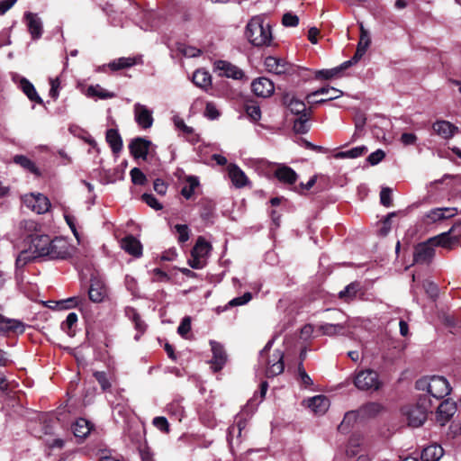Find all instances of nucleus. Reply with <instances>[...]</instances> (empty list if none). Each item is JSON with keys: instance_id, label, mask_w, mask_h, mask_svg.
<instances>
[{"instance_id": "obj_20", "label": "nucleus", "mask_w": 461, "mask_h": 461, "mask_svg": "<svg viewBox=\"0 0 461 461\" xmlns=\"http://www.w3.org/2000/svg\"><path fill=\"white\" fill-rule=\"evenodd\" d=\"M456 404L449 400H445L440 402L437 408L436 419L440 425H445L456 413Z\"/></svg>"}, {"instance_id": "obj_26", "label": "nucleus", "mask_w": 461, "mask_h": 461, "mask_svg": "<svg viewBox=\"0 0 461 461\" xmlns=\"http://www.w3.org/2000/svg\"><path fill=\"white\" fill-rule=\"evenodd\" d=\"M36 258H38L30 249L22 250L15 260V277L18 279L22 276L24 267Z\"/></svg>"}, {"instance_id": "obj_23", "label": "nucleus", "mask_w": 461, "mask_h": 461, "mask_svg": "<svg viewBox=\"0 0 461 461\" xmlns=\"http://www.w3.org/2000/svg\"><path fill=\"white\" fill-rule=\"evenodd\" d=\"M432 129L436 134L445 140L452 138L458 131L456 126L444 120L435 122Z\"/></svg>"}, {"instance_id": "obj_29", "label": "nucleus", "mask_w": 461, "mask_h": 461, "mask_svg": "<svg viewBox=\"0 0 461 461\" xmlns=\"http://www.w3.org/2000/svg\"><path fill=\"white\" fill-rule=\"evenodd\" d=\"M443 455V447L435 443L423 448L420 458L422 461H438Z\"/></svg>"}, {"instance_id": "obj_25", "label": "nucleus", "mask_w": 461, "mask_h": 461, "mask_svg": "<svg viewBox=\"0 0 461 461\" xmlns=\"http://www.w3.org/2000/svg\"><path fill=\"white\" fill-rule=\"evenodd\" d=\"M28 31L33 40H38L42 35V23L35 14L27 13L25 14Z\"/></svg>"}, {"instance_id": "obj_11", "label": "nucleus", "mask_w": 461, "mask_h": 461, "mask_svg": "<svg viewBox=\"0 0 461 461\" xmlns=\"http://www.w3.org/2000/svg\"><path fill=\"white\" fill-rule=\"evenodd\" d=\"M264 66L267 72L276 75L292 74L294 71L293 64L284 59L268 56L264 60Z\"/></svg>"}, {"instance_id": "obj_42", "label": "nucleus", "mask_w": 461, "mask_h": 461, "mask_svg": "<svg viewBox=\"0 0 461 461\" xmlns=\"http://www.w3.org/2000/svg\"><path fill=\"white\" fill-rule=\"evenodd\" d=\"M14 161L20 165L22 167L29 170L30 172L40 176V172L33 161L23 155H17L14 158Z\"/></svg>"}, {"instance_id": "obj_47", "label": "nucleus", "mask_w": 461, "mask_h": 461, "mask_svg": "<svg viewBox=\"0 0 461 461\" xmlns=\"http://www.w3.org/2000/svg\"><path fill=\"white\" fill-rule=\"evenodd\" d=\"M245 111L248 116L255 122L261 118L260 108L255 102H248L245 104Z\"/></svg>"}, {"instance_id": "obj_32", "label": "nucleus", "mask_w": 461, "mask_h": 461, "mask_svg": "<svg viewBox=\"0 0 461 461\" xmlns=\"http://www.w3.org/2000/svg\"><path fill=\"white\" fill-rule=\"evenodd\" d=\"M361 288L360 283L357 281L348 285L344 290L339 293V298L345 303H349L357 297V294Z\"/></svg>"}, {"instance_id": "obj_28", "label": "nucleus", "mask_w": 461, "mask_h": 461, "mask_svg": "<svg viewBox=\"0 0 461 461\" xmlns=\"http://www.w3.org/2000/svg\"><path fill=\"white\" fill-rule=\"evenodd\" d=\"M142 62L141 57H122L111 61L108 67L113 71L131 68Z\"/></svg>"}, {"instance_id": "obj_64", "label": "nucleus", "mask_w": 461, "mask_h": 461, "mask_svg": "<svg viewBox=\"0 0 461 461\" xmlns=\"http://www.w3.org/2000/svg\"><path fill=\"white\" fill-rule=\"evenodd\" d=\"M384 157H385L384 151H383L382 149H377L375 152H372L367 157V161L369 164L374 166V165H376L379 162H381L384 158Z\"/></svg>"}, {"instance_id": "obj_41", "label": "nucleus", "mask_w": 461, "mask_h": 461, "mask_svg": "<svg viewBox=\"0 0 461 461\" xmlns=\"http://www.w3.org/2000/svg\"><path fill=\"white\" fill-rule=\"evenodd\" d=\"M126 314L131 320V321L134 323L135 329L138 331H140L141 334L144 333V331L146 330L147 325L142 321L139 312L133 308H129L126 310Z\"/></svg>"}, {"instance_id": "obj_57", "label": "nucleus", "mask_w": 461, "mask_h": 461, "mask_svg": "<svg viewBox=\"0 0 461 461\" xmlns=\"http://www.w3.org/2000/svg\"><path fill=\"white\" fill-rule=\"evenodd\" d=\"M282 23L286 27H295L299 23V18L296 14L286 13L283 15Z\"/></svg>"}, {"instance_id": "obj_16", "label": "nucleus", "mask_w": 461, "mask_h": 461, "mask_svg": "<svg viewBox=\"0 0 461 461\" xmlns=\"http://www.w3.org/2000/svg\"><path fill=\"white\" fill-rule=\"evenodd\" d=\"M275 177L283 185L292 186L298 180L297 173L290 167L280 164L274 171Z\"/></svg>"}, {"instance_id": "obj_15", "label": "nucleus", "mask_w": 461, "mask_h": 461, "mask_svg": "<svg viewBox=\"0 0 461 461\" xmlns=\"http://www.w3.org/2000/svg\"><path fill=\"white\" fill-rule=\"evenodd\" d=\"M215 70L219 71V75L232 79H242L244 72L237 66L226 60H217L214 62Z\"/></svg>"}, {"instance_id": "obj_27", "label": "nucleus", "mask_w": 461, "mask_h": 461, "mask_svg": "<svg viewBox=\"0 0 461 461\" xmlns=\"http://www.w3.org/2000/svg\"><path fill=\"white\" fill-rule=\"evenodd\" d=\"M282 103L294 114H302L306 110L305 104L289 93L283 95Z\"/></svg>"}, {"instance_id": "obj_50", "label": "nucleus", "mask_w": 461, "mask_h": 461, "mask_svg": "<svg viewBox=\"0 0 461 461\" xmlns=\"http://www.w3.org/2000/svg\"><path fill=\"white\" fill-rule=\"evenodd\" d=\"M316 181L317 176H313L306 184L301 183L298 185H294L293 190L299 194H305L316 184Z\"/></svg>"}, {"instance_id": "obj_45", "label": "nucleus", "mask_w": 461, "mask_h": 461, "mask_svg": "<svg viewBox=\"0 0 461 461\" xmlns=\"http://www.w3.org/2000/svg\"><path fill=\"white\" fill-rule=\"evenodd\" d=\"M77 322V314L75 312H70L67 316V319L61 323L60 328L61 330L66 332L69 336L74 335L73 327Z\"/></svg>"}, {"instance_id": "obj_49", "label": "nucleus", "mask_w": 461, "mask_h": 461, "mask_svg": "<svg viewBox=\"0 0 461 461\" xmlns=\"http://www.w3.org/2000/svg\"><path fill=\"white\" fill-rule=\"evenodd\" d=\"M298 376L301 384L303 385L305 388L312 385V380L306 373L302 361L298 364Z\"/></svg>"}, {"instance_id": "obj_8", "label": "nucleus", "mask_w": 461, "mask_h": 461, "mask_svg": "<svg viewBox=\"0 0 461 461\" xmlns=\"http://www.w3.org/2000/svg\"><path fill=\"white\" fill-rule=\"evenodd\" d=\"M354 384L356 387L362 391L374 390L376 391L381 386L379 375L377 372L372 369H366L359 371L355 378Z\"/></svg>"}, {"instance_id": "obj_21", "label": "nucleus", "mask_w": 461, "mask_h": 461, "mask_svg": "<svg viewBox=\"0 0 461 461\" xmlns=\"http://www.w3.org/2000/svg\"><path fill=\"white\" fill-rule=\"evenodd\" d=\"M359 29H360L359 41L357 44V51H356L354 57L352 58V59L350 60V61H352V64L357 63L365 55L366 50L368 49V47L371 43V39H370L369 33L364 28L362 23L359 24Z\"/></svg>"}, {"instance_id": "obj_7", "label": "nucleus", "mask_w": 461, "mask_h": 461, "mask_svg": "<svg viewBox=\"0 0 461 461\" xmlns=\"http://www.w3.org/2000/svg\"><path fill=\"white\" fill-rule=\"evenodd\" d=\"M23 205L37 214L48 212L51 207L50 199L41 193H30L22 196Z\"/></svg>"}, {"instance_id": "obj_54", "label": "nucleus", "mask_w": 461, "mask_h": 461, "mask_svg": "<svg viewBox=\"0 0 461 461\" xmlns=\"http://www.w3.org/2000/svg\"><path fill=\"white\" fill-rule=\"evenodd\" d=\"M191 330V318L189 316H185L182 319L180 325L177 328V333L183 337L185 338L186 335Z\"/></svg>"}, {"instance_id": "obj_10", "label": "nucleus", "mask_w": 461, "mask_h": 461, "mask_svg": "<svg viewBox=\"0 0 461 461\" xmlns=\"http://www.w3.org/2000/svg\"><path fill=\"white\" fill-rule=\"evenodd\" d=\"M120 243V247L128 255L140 258L143 255V246L140 240L131 233H125L124 236H116Z\"/></svg>"}, {"instance_id": "obj_39", "label": "nucleus", "mask_w": 461, "mask_h": 461, "mask_svg": "<svg viewBox=\"0 0 461 461\" xmlns=\"http://www.w3.org/2000/svg\"><path fill=\"white\" fill-rule=\"evenodd\" d=\"M329 406V399L324 395H316L312 398L310 407L316 413H324Z\"/></svg>"}, {"instance_id": "obj_37", "label": "nucleus", "mask_w": 461, "mask_h": 461, "mask_svg": "<svg viewBox=\"0 0 461 461\" xmlns=\"http://www.w3.org/2000/svg\"><path fill=\"white\" fill-rule=\"evenodd\" d=\"M86 95L91 98L109 99L113 97V94L103 88L99 85L89 86L86 90Z\"/></svg>"}, {"instance_id": "obj_34", "label": "nucleus", "mask_w": 461, "mask_h": 461, "mask_svg": "<svg viewBox=\"0 0 461 461\" xmlns=\"http://www.w3.org/2000/svg\"><path fill=\"white\" fill-rule=\"evenodd\" d=\"M106 141L113 153H119L122 149V140L117 130L109 129L105 135Z\"/></svg>"}, {"instance_id": "obj_62", "label": "nucleus", "mask_w": 461, "mask_h": 461, "mask_svg": "<svg viewBox=\"0 0 461 461\" xmlns=\"http://www.w3.org/2000/svg\"><path fill=\"white\" fill-rule=\"evenodd\" d=\"M152 273L154 276V282L168 283L171 280V277L165 271L158 267L154 268Z\"/></svg>"}, {"instance_id": "obj_51", "label": "nucleus", "mask_w": 461, "mask_h": 461, "mask_svg": "<svg viewBox=\"0 0 461 461\" xmlns=\"http://www.w3.org/2000/svg\"><path fill=\"white\" fill-rule=\"evenodd\" d=\"M131 181L134 185H143L147 182V177L143 174V172L138 168L134 167L130 172Z\"/></svg>"}, {"instance_id": "obj_13", "label": "nucleus", "mask_w": 461, "mask_h": 461, "mask_svg": "<svg viewBox=\"0 0 461 461\" xmlns=\"http://www.w3.org/2000/svg\"><path fill=\"white\" fill-rule=\"evenodd\" d=\"M457 214L456 207H443L435 208L428 212L424 217L423 221L427 224L435 223L447 219H450Z\"/></svg>"}, {"instance_id": "obj_9", "label": "nucleus", "mask_w": 461, "mask_h": 461, "mask_svg": "<svg viewBox=\"0 0 461 461\" xmlns=\"http://www.w3.org/2000/svg\"><path fill=\"white\" fill-rule=\"evenodd\" d=\"M51 238L48 234L30 235V249L36 255L37 258H49V250L51 244Z\"/></svg>"}, {"instance_id": "obj_52", "label": "nucleus", "mask_w": 461, "mask_h": 461, "mask_svg": "<svg viewBox=\"0 0 461 461\" xmlns=\"http://www.w3.org/2000/svg\"><path fill=\"white\" fill-rule=\"evenodd\" d=\"M246 422L240 420L236 425H233L229 428L228 431V440L230 444H232L233 441V436L235 433H237V438H240L242 429L245 428Z\"/></svg>"}, {"instance_id": "obj_63", "label": "nucleus", "mask_w": 461, "mask_h": 461, "mask_svg": "<svg viewBox=\"0 0 461 461\" xmlns=\"http://www.w3.org/2000/svg\"><path fill=\"white\" fill-rule=\"evenodd\" d=\"M204 115L211 119H217L220 115V113L213 103H207L204 110Z\"/></svg>"}, {"instance_id": "obj_59", "label": "nucleus", "mask_w": 461, "mask_h": 461, "mask_svg": "<svg viewBox=\"0 0 461 461\" xmlns=\"http://www.w3.org/2000/svg\"><path fill=\"white\" fill-rule=\"evenodd\" d=\"M305 116H306L305 113H303V115L302 117L295 120L294 122V130L297 133H305L308 131V128H307V124H306L307 119L305 118Z\"/></svg>"}, {"instance_id": "obj_56", "label": "nucleus", "mask_w": 461, "mask_h": 461, "mask_svg": "<svg viewBox=\"0 0 461 461\" xmlns=\"http://www.w3.org/2000/svg\"><path fill=\"white\" fill-rule=\"evenodd\" d=\"M50 96L51 98H53L54 100H56L59 97L60 85H61L59 77H57L55 78H50Z\"/></svg>"}, {"instance_id": "obj_4", "label": "nucleus", "mask_w": 461, "mask_h": 461, "mask_svg": "<svg viewBox=\"0 0 461 461\" xmlns=\"http://www.w3.org/2000/svg\"><path fill=\"white\" fill-rule=\"evenodd\" d=\"M273 346V340H269L262 350L259 352L258 364L264 367L265 375L267 378H272L281 375L285 370L284 353L280 349L274 350L272 355H269L270 349Z\"/></svg>"}, {"instance_id": "obj_6", "label": "nucleus", "mask_w": 461, "mask_h": 461, "mask_svg": "<svg viewBox=\"0 0 461 461\" xmlns=\"http://www.w3.org/2000/svg\"><path fill=\"white\" fill-rule=\"evenodd\" d=\"M49 249V259L61 260L71 258L77 249L76 246L64 236L51 238V244Z\"/></svg>"}, {"instance_id": "obj_58", "label": "nucleus", "mask_w": 461, "mask_h": 461, "mask_svg": "<svg viewBox=\"0 0 461 461\" xmlns=\"http://www.w3.org/2000/svg\"><path fill=\"white\" fill-rule=\"evenodd\" d=\"M143 202H145L149 207L155 210L162 209L161 203L157 200V198L150 194H143L141 196Z\"/></svg>"}, {"instance_id": "obj_3", "label": "nucleus", "mask_w": 461, "mask_h": 461, "mask_svg": "<svg viewBox=\"0 0 461 461\" xmlns=\"http://www.w3.org/2000/svg\"><path fill=\"white\" fill-rule=\"evenodd\" d=\"M432 400L428 394H421L413 405L402 408V414L406 417L408 425L413 428L421 426L427 420L429 412H432Z\"/></svg>"}, {"instance_id": "obj_5", "label": "nucleus", "mask_w": 461, "mask_h": 461, "mask_svg": "<svg viewBox=\"0 0 461 461\" xmlns=\"http://www.w3.org/2000/svg\"><path fill=\"white\" fill-rule=\"evenodd\" d=\"M416 389L426 392L429 399L434 398L436 401L443 399L449 394L451 388L447 380L439 375H432L422 377L416 381Z\"/></svg>"}, {"instance_id": "obj_17", "label": "nucleus", "mask_w": 461, "mask_h": 461, "mask_svg": "<svg viewBox=\"0 0 461 461\" xmlns=\"http://www.w3.org/2000/svg\"><path fill=\"white\" fill-rule=\"evenodd\" d=\"M252 92L259 97H269L275 91L274 83L267 77H258L251 84Z\"/></svg>"}, {"instance_id": "obj_19", "label": "nucleus", "mask_w": 461, "mask_h": 461, "mask_svg": "<svg viewBox=\"0 0 461 461\" xmlns=\"http://www.w3.org/2000/svg\"><path fill=\"white\" fill-rule=\"evenodd\" d=\"M211 347L212 352V368L216 373L221 371L226 364L227 354L223 346L219 342L211 341Z\"/></svg>"}, {"instance_id": "obj_44", "label": "nucleus", "mask_w": 461, "mask_h": 461, "mask_svg": "<svg viewBox=\"0 0 461 461\" xmlns=\"http://www.w3.org/2000/svg\"><path fill=\"white\" fill-rule=\"evenodd\" d=\"M366 152H367V148L366 146H359V147H355L347 151L339 152L338 154H336L335 157L338 158H356L363 156Z\"/></svg>"}, {"instance_id": "obj_18", "label": "nucleus", "mask_w": 461, "mask_h": 461, "mask_svg": "<svg viewBox=\"0 0 461 461\" xmlns=\"http://www.w3.org/2000/svg\"><path fill=\"white\" fill-rule=\"evenodd\" d=\"M134 117L138 125L142 129H149L153 124L152 112L141 104H134Z\"/></svg>"}, {"instance_id": "obj_2", "label": "nucleus", "mask_w": 461, "mask_h": 461, "mask_svg": "<svg viewBox=\"0 0 461 461\" xmlns=\"http://www.w3.org/2000/svg\"><path fill=\"white\" fill-rule=\"evenodd\" d=\"M245 35L256 47H267L272 44V26L265 15H255L246 26Z\"/></svg>"}, {"instance_id": "obj_35", "label": "nucleus", "mask_w": 461, "mask_h": 461, "mask_svg": "<svg viewBox=\"0 0 461 461\" xmlns=\"http://www.w3.org/2000/svg\"><path fill=\"white\" fill-rule=\"evenodd\" d=\"M352 65V61H346L341 66L331 69H321L315 72L316 78L331 79L337 77L343 69L348 68Z\"/></svg>"}, {"instance_id": "obj_22", "label": "nucleus", "mask_w": 461, "mask_h": 461, "mask_svg": "<svg viewBox=\"0 0 461 461\" xmlns=\"http://www.w3.org/2000/svg\"><path fill=\"white\" fill-rule=\"evenodd\" d=\"M229 177L237 188L246 186L249 181L246 174L235 164H230L227 167Z\"/></svg>"}, {"instance_id": "obj_53", "label": "nucleus", "mask_w": 461, "mask_h": 461, "mask_svg": "<svg viewBox=\"0 0 461 461\" xmlns=\"http://www.w3.org/2000/svg\"><path fill=\"white\" fill-rule=\"evenodd\" d=\"M382 406L377 402H368L361 408L365 415L375 416L381 411Z\"/></svg>"}, {"instance_id": "obj_36", "label": "nucleus", "mask_w": 461, "mask_h": 461, "mask_svg": "<svg viewBox=\"0 0 461 461\" xmlns=\"http://www.w3.org/2000/svg\"><path fill=\"white\" fill-rule=\"evenodd\" d=\"M193 82L195 86L205 89L211 86L212 77L208 71L197 69L193 75Z\"/></svg>"}, {"instance_id": "obj_30", "label": "nucleus", "mask_w": 461, "mask_h": 461, "mask_svg": "<svg viewBox=\"0 0 461 461\" xmlns=\"http://www.w3.org/2000/svg\"><path fill=\"white\" fill-rule=\"evenodd\" d=\"M93 425L85 418H78L72 425V431L76 438H86Z\"/></svg>"}, {"instance_id": "obj_60", "label": "nucleus", "mask_w": 461, "mask_h": 461, "mask_svg": "<svg viewBox=\"0 0 461 461\" xmlns=\"http://www.w3.org/2000/svg\"><path fill=\"white\" fill-rule=\"evenodd\" d=\"M252 299V294L249 292H246L243 295L235 297L230 301L229 304L230 306H240L244 305L249 303Z\"/></svg>"}, {"instance_id": "obj_55", "label": "nucleus", "mask_w": 461, "mask_h": 461, "mask_svg": "<svg viewBox=\"0 0 461 461\" xmlns=\"http://www.w3.org/2000/svg\"><path fill=\"white\" fill-rule=\"evenodd\" d=\"M380 202L385 207H390L393 204L392 189L389 187H383L380 192Z\"/></svg>"}, {"instance_id": "obj_12", "label": "nucleus", "mask_w": 461, "mask_h": 461, "mask_svg": "<svg viewBox=\"0 0 461 461\" xmlns=\"http://www.w3.org/2000/svg\"><path fill=\"white\" fill-rule=\"evenodd\" d=\"M343 95L342 91L334 87H321L306 96L308 103L314 104H323L330 100L337 99Z\"/></svg>"}, {"instance_id": "obj_46", "label": "nucleus", "mask_w": 461, "mask_h": 461, "mask_svg": "<svg viewBox=\"0 0 461 461\" xmlns=\"http://www.w3.org/2000/svg\"><path fill=\"white\" fill-rule=\"evenodd\" d=\"M93 375L100 384L104 393L108 392L111 389L112 384L104 371H95L94 372Z\"/></svg>"}, {"instance_id": "obj_61", "label": "nucleus", "mask_w": 461, "mask_h": 461, "mask_svg": "<svg viewBox=\"0 0 461 461\" xmlns=\"http://www.w3.org/2000/svg\"><path fill=\"white\" fill-rule=\"evenodd\" d=\"M153 425L162 432H169V423L165 417L158 416L154 418Z\"/></svg>"}, {"instance_id": "obj_48", "label": "nucleus", "mask_w": 461, "mask_h": 461, "mask_svg": "<svg viewBox=\"0 0 461 461\" xmlns=\"http://www.w3.org/2000/svg\"><path fill=\"white\" fill-rule=\"evenodd\" d=\"M357 417V415L355 411H348L338 427L339 430L344 432L348 429V428L356 421Z\"/></svg>"}, {"instance_id": "obj_40", "label": "nucleus", "mask_w": 461, "mask_h": 461, "mask_svg": "<svg viewBox=\"0 0 461 461\" xmlns=\"http://www.w3.org/2000/svg\"><path fill=\"white\" fill-rule=\"evenodd\" d=\"M199 185V181L197 177L195 176H188L185 179V185L182 187L181 194L185 199H190L194 193L195 188Z\"/></svg>"}, {"instance_id": "obj_38", "label": "nucleus", "mask_w": 461, "mask_h": 461, "mask_svg": "<svg viewBox=\"0 0 461 461\" xmlns=\"http://www.w3.org/2000/svg\"><path fill=\"white\" fill-rule=\"evenodd\" d=\"M346 328L345 321L337 323H324L319 326L322 335L334 336L339 334Z\"/></svg>"}, {"instance_id": "obj_14", "label": "nucleus", "mask_w": 461, "mask_h": 461, "mask_svg": "<svg viewBox=\"0 0 461 461\" xmlns=\"http://www.w3.org/2000/svg\"><path fill=\"white\" fill-rule=\"evenodd\" d=\"M88 298L91 302L99 303L107 297V287L98 277H91L88 288Z\"/></svg>"}, {"instance_id": "obj_1", "label": "nucleus", "mask_w": 461, "mask_h": 461, "mask_svg": "<svg viewBox=\"0 0 461 461\" xmlns=\"http://www.w3.org/2000/svg\"><path fill=\"white\" fill-rule=\"evenodd\" d=\"M454 232H440L438 235L428 239L414 247L413 262L420 265H429L435 257V248L441 247L451 250L460 244V235Z\"/></svg>"}, {"instance_id": "obj_31", "label": "nucleus", "mask_w": 461, "mask_h": 461, "mask_svg": "<svg viewBox=\"0 0 461 461\" xmlns=\"http://www.w3.org/2000/svg\"><path fill=\"white\" fill-rule=\"evenodd\" d=\"M20 87L23 94L32 102H35L38 104H42L43 101L41 96L38 95L34 86L26 78H22L20 80Z\"/></svg>"}, {"instance_id": "obj_24", "label": "nucleus", "mask_w": 461, "mask_h": 461, "mask_svg": "<svg viewBox=\"0 0 461 461\" xmlns=\"http://www.w3.org/2000/svg\"><path fill=\"white\" fill-rule=\"evenodd\" d=\"M149 146L150 141L142 138H137L131 142L129 149L134 158L145 159L149 153Z\"/></svg>"}, {"instance_id": "obj_43", "label": "nucleus", "mask_w": 461, "mask_h": 461, "mask_svg": "<svg viewBox=\"0 0 461 461\" xmlns=\"http://www.w3.org/2000/svg\"><path fill=\"white\" fill-rule=\"evenodd\" d=\"M403 212H390L384 220V227L382 230H389L391 229H397L400 227L399 223L396 222V219L399 220L401 216H403Z\"/></svg>"}, {"instance_id": "obj_33", "label": "nucleus", "mask_w": 461, "mask_h": 461, "mask_svg": "<svg viewBox=\"0 0 461 461\" xmlns=\"http://www.w3.org/2000/svg\"><path fill=\"white\" fill-rule=\"evenodd\" d=\"M212 249L210 242L206 241L203 237H199L195 245L191 250V257L198 256L202 258L207 257Z\"/></svg>"}]
</instances>
